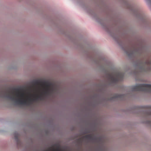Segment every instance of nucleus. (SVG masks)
Wrapping results in <instances>:
<instances>
[{"instance_id": "1", "label": "nucleus", "mask_w": 151, "mask_h": 151, "mask_svg": "<svg viewBox=\"0 0 151 151\" xmlns=\"http://www.w3.org/2000/svg\"><path fill=\"white\" fill-rule=\"evenodd\" d=\"M43 85L45 88L42 92L40 94H36L34 95L35 98L32 99L30 97L27 96L26 99H24V97L25 95V93L22 90H21L19 89H15L16 92L15 95L17 98L15 97L14 95L12 96L11 94H14L13 91H4L0 92V96L5 97L13 101H15V102L19 104L27 105L29 104L31 101L35 100H42L43 96L44 95H47L49 93L51 89H52L51 87L52 85L51 83H44Z\"/></svg>"}, {"instance_id": "2", "label": "nucleus", "mask_w": 151, "mask_h": 151, "mask_svg": "<svg viewBox=\"0 0 151 151\" xmlns=\"http://www.w3.org/2000/svg\"><path fill=\"white\" fill-rule=\"evenodd\" d=\"M132 91H142L151 92V85L149 84H138L132 87Z\"/></svg>"}, {"instance_id": "3", "label": "nucleus", "mask_w": 151, "mask_h": 151, "mask_svg": "<svg viewBox=\"0 0 151 151\" xmlns=\"http://www.w3.org/2000/svg\"><path fill=\"white\" fill-rule=\"evenodd\" d=\"M122 77V76L121 73L116 71H114L109 73L108 75L109 79L113 83H117Z\"/></svg>"}, {"instance_id": "4", "label": "nucleus", "mask_w": 151, "mask_h": 151, "mask_svg": "<svg viewBox=\"0 0 151 151\" xmlns=\"http://www.w3.org/2000/svg\"><path fill=\"white\" fill-rule=\"evenodd\" d=\"M142 71L146 72L151 70V60H147L144 63L140 68Z\"/></svg>"}, {"instance_id": "5", "label": "nucleus", "mask_w": 151, "mask_h": 151, "mask_svg": "<svg viewBox=\"0 0 151 151\" xmlns=\"http://www.w3.org/2000/svg\"><path fill=\"white\" fill-rule=\"evenodd\" d=\"M85 138L88 139H92V136L90 134H88L84 136Z\"/></svg>"}, {"instance_id": "6", "label": "nucleus", "mask_w": 151, "mask_h": 151, "mask_svg": "<svg viewBox=\"0 0 151 151\" xmlns=\"http://www.w3.org/2000/svg\"><path fill=\"white\" fill-rule=\"evenodd\" d=\"M14 136L15 137V139L16 140H18V133H15L14 134Z\"/></svg>"}, {"instance_id": "7", "label": "nucleus", "mask_w": 151, "mask_h": 151, "mask_svg": "<svg viewBox=\"0 0 151 151\" xmlns=\"http://www.w3.org/2000/svg\"><path fill=\"white\" fill-rule=\"evenodd\" d=\"M124 95H116V98H121V97H122V96H123Z\"/></svg>"}, {"instance_id": "8", "label": "nucleus", "mask_w": 151, "mask_h": 151, "mask_svg": "<svg viewBox=\"0 0 151 151\" xmlns=\"http://www.w3.org/2000/svg\"><path fill=\"white\" fill-rule=\"evenodd\" d=\"M147 115H151V111H150L147 114Z\"/></svg>"}, {"instance_id": "9", "label": "nucleus", "mask_w": 151, "mask_h": 151, "mask_svg": "<svg viewBox=\"0 0 151 151\" xmlns=\"http://www.w3.org/2000/svg\"><path fill=\"white\" fill-rule=\"evenodd\" d=\"M39 83L38 82L36 81L35 82V85H38L39 84Z\"/></svg>"}, {"instance_id": "10", "label": "nucleus", "mask_w": 151, "mask_h": 151, "mask_svg": "<svg viewBox=\"0 0 151 151\" xmlns=\"http://www.w3.org/2000/svg\"><path fill=\"white\" fill-rule=\"evenodd\" d=\"M151 3V0H148Z\"/></svg>"}, {"instance_id": "11", "label": "nucleus", "mask_w": 151, "mask_h": 151, "mask_svg": "<svg viewBox=\"0 0 151 151\" xmlns=\"http://www.w3.org/2000/svg\"><path fill=\"white\" fill-rule=\"evenodd\" d=\"M46 151H48V150H47Z\"/></svg>"}]
</instances>
